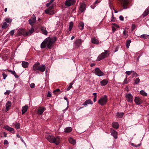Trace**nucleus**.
Returning <instances> with one entry per match:
<instances>
[{"mask_svg":"<svg viewBox=\"0 0 149 149\" xmlns=\"http://www.w3.org/2000/svg\"><path fill=\"white\" fill-rule=\"evenodd\" d=\"M56 40V38H46L42 43L41 45V48L46 47L48 49L51 48L53 44Z\"/></svg>","mask_w":149,"mask_h":149,"instance_id":"1","label":"nucleus"},{"mask_svg":"<svg viewBox=\"0 0 149 149\" xmlns=\"http://www.w3.org/2000/svg\"><path fill=\"white\" fill-rule=\"evenodd\" d=\"M46 139L50 142L58 145L60 143L61 138L58 136L55 137L53 135H49L46 137Z\"/></svg>","mask_w":149,"mask_h":149,"instance_id":"2","label":"nucleus"},{"mask_svg":"<svg viewBox=\"0 0 149 149\" xmlns=\"http://www.w3.org/2000/svg\"><path fill=\"white\" fill-rule=\"evenodd\" d=\"M107 97L106 95H104L101 97L98 100V103L102 106L104 105L107 103Z\"/></svg>","mask_w":149,"mask_h":149,"instance_id":"3","label":"nucleus"},{"mask_svg":"<svg viewBox=\"0 0 149 149\" xmlns=\"http://www.w3.org/2000/svg\"><path fill=\"white\" fill-rule=\"evenodd\" d=\"M109 52V51L104 50V52L102 53L97 58V60L100 61L102 60L107 56V54Z\"/></svg>","mask_w":149,"mask_h":149,"instance_id":"4","label":"nucleus"},{"mask_svg":"<svg viewBox=\"0 0 149 149\" xmlns=\"http://www.w3.org/2000/svg\"><path fill=\"white\" fill-rule=\"evenodd\" d=\"M54 6L52 5L50 6L48 9L45 10V12L47 14L52 15L54 14Z\"/></svg>","mask_w":149,"mask_h":149,"instance_id":"5","label":"nucleus"},{"mask_svg":"<svg viewBox=\"0 0 149 149\" xmlns=\"http://www.w3.org/2000/svg\"><path fill=\"white\" fill-rule=\"evenodd\" d=\"M95 73L99 76H102L104 75V73L98 68H96L95 70Z\"/></svg>","mask_w":149,"mask_h":149,"instance_id":"6","label":"nucleus"},{"mask_svg":"<svg viewBox=\"0 0 149 149\" xmlns=\"http://www.w3.org/2000/svg\"><path fill=\"white\" fill-rule=\"evenodd\" d=\"M40 65V63L36 62L33 66V70L36 73L38 72Z\"/></svg>","mask_w":149,"mask_h":149,"instance_id":"7","label":"nucleus"},{"mask_svg":"<svg viewBox=\"0 0 149 149\" xmlns=\"http://www.w3.org/2000/svg\"><path fill=\"white\" fill-rule=\"evenodd\" d=\"M36 21V17L34 15H33L32 17L29 20V22L31 25L32 26Z\"/></svg>","mask_w":149,"mask_h":149,"instance_id":"8","label":"nucleus"},{"mask_svg":"<svg viewBox=\"0 0 149 149\" xmlns=\"http://www.w3.org/2000/svg\"><path fill=\"white\" fill-rule=\"evenodd\" d=\"M133 96L130 94H126V98L127 101L130 102H132L133 101Z\"/></svg>","mask_w":149,"mask_h":149,"instance_id":"9","label":"nucleus"},{"mask_svg":"<svg viewBox=\"0 0 149 149\" xmlns=\"http://www.w3.org/2000/svg\"><path fill=\"white\" fill-rule=\"evenodd\" d=\"M74 2V0H67L65 2V5L66 6H70L73 5Z\"/></svg>","mask_w":149,"mask_h":149,"instance_id":"10","label":"nucleus"},{"mask_svg":"<svg viewBox=\"0 0 149 149\" xmlns=\"http://www.w3.org/2000/svg\"><path fill=\"white\" fill-rule=\"evenodd\" d=\"M18 34L19 35H23L24 36H26V31L24 29H19L18 31Z\"/></svg>","mask_w":149,"mask_h":149,"instance_id":"11","label":"nucleus"},{"mask_svg":"<svg viewBox=\"0 0 149 149\" xmlns=\"http://www.w3.org/2000/svg\"><path fill=\"white\" fill-rule=\"evenodd\" d=\"M86 9V5L85 3H83L80 4V10L81 12L82 13L85 11Z\"/></svg>","mask_w":149,"mask_h":149,"instance_id":"12","label":"nucleus"},{"mask_svg":"<svg viewBox=\"0 0 149 149\" xmlns=\"http://www.w3.org/2000/svg\"><path fill=\"white\" fill-rule=\"evenodd\" d=\"M123 5V8L125 9H126V5L127 3V0H118Z\"/></svg>","mask_w":149,"mask_h":149,"instance_id":"13","label":"nucleus"},{"mask_svg":"<svg viewBox=\"0 0 149 149\" xmlns=\"http://www.w3.org/2000/svg\"><path fill=\"white\" fill-rule=\"evenodd\" d=\"M46 108L44 107H40L38 109L37 113L38 114L41 115L43 112L45 110Z\"/></svg>","mask_w":149,"mask_h":149,"instance_id":"14","label":"nucleus"},{"mask_svg":"<svg viewBox=\"0 0 149 149\" xmlns=\"http://www.w3.org/2000/svg\"><path fill=\"white\" fill-rule=\"evenodd\" d=\"M134 101L136 104L139 105L142 103V101L141 99L138 97H136Z\"/></svg>","mask_w":149,"mask_h":149,"instance_id":"15","label":"nucleus"},{"mask_svg":"<svg viewBox=\"0 0 149 149\" xmlns=\"http://www.w3.org/2000/svg\"><path fill=\"white\" fill-rule=\"evenodd\" d=\"M4 128L6 130L10 132L11 133H15L14 129L11 127H10L8 126H6L4 127Z\"/></svg>","mask_w":149,"mask_h":149,"instance_id":"16","label":"nucleus"},{"mask_svg":"<svg viewBox=\"0 0 149 149\" xmlns=\"http://www.w3.org/2000/svg\"><path fill=\"white\" fill-rule=\"evenodd\" d=\"M46 68V67L44 65H40L38 71L43 72L45 71Z\"/></svg>","mask_w":149,"mask_h":149,"instance_id":"17","label":"nucleus"},{"mask_svg":"<svg viewBox=\"0 0 149 149\" xmlns=\"http://www.w3.org/2000/svg\"><path fill=\"white\" fill-rule=\"evenodd\" d=\"M93 104V102L90 99L87 100L82 104L83 105L85 106H87V105L89 104Z\"/></svg>","mask_w":149,"mask_h":149,"instance_id":"18","label":"nucleus"},{"mask_svg":"<svg viewBox=\"0 0 149 149\" xmlns=\"http://www.w3.org/2000/svg\"><path fill=\"white\" fill-rule=\"evenodd\" d=\"M111 134L115 139H117L118 133L116 131L113 130L111 132Z\"/></svg>","mask_w":149,"mask_h":149,"instance_id":"19","label":"nucleus"},{"mask_svg":"<svg viewBox=\"0 0 149 149\" xmlns=\"http://www.w3.org/2000/svg\"><path fill=\"white\" fill-rule=\"evenodd\" d=\"M91 42L93 43L96 44H98L99 43V40L96 38H92Z\"/></svg>","mask_w":149,"mask_h":149,"instance_id":"20","label":"nucleus"},{"mask_svg":"<svg viewBox=\"0 0 149 149\" xmlns=\"http://www.w3.org/2000/svg\"><path fill=\"white\" fill-rule=\"evenodd\" d=\"M11 105V103L10 101H8L6 104V111H8Z\"/></svg>","mask_w":149,"mask_h":149,"instance_id":"21","label":"nucleus"},{"mask_svg":"<svg viewBox=\"0 0 149 149\" xmlns=\"http://www.w3.org/2000/svg\"><path fill=\"white\" fill-rule=\"evenodd\" d=\"M81 41L80 39H78L77 40L74 42V45L75 46L79 47L80 46Z\"/></svg>","mask_w":149,"mask_h":149,"instance_id":"22","label":"nucleus"},{"mask_svg":"<svg viewBox=\"0 0 149 149\" xmlns=\"http://www.w3.org/2000/svg\"><path fill=\"white\" fill-rule=\"evenodd\" d=\"M28 108V107L27 105H25L22 107V114H23L27 111Z\"/></svg>","mask_w":149,"mask_h":149,"instance_id":"23","label":"nucleus"},{"mask_svg":"<svg viewBox=\"0 0 149 149\" xmlns=\"http://www.w3.org/2000/svg\"><path fill=\"white\" fill-rule=\"evenodd\" d=\"M41 30L42 33L45 35H47V31L46 30V28L44 27H41Z\"/></svg>","mask_w":149,"mask_h":149,"instance_id":"24","label":"nucleus"},{"mask_svg":"<svg viewBox=\"0 0 149 149\" xmlns=\"http://www.w3.org/2000/svg\"><path fill=\"white\" fill-rule=\"evenodd\" d=\"M28 65V63L25 61H23L22 63V66L24 68H27Z\"/></svg>","mask_w":149,"mask_h":149,"instance_id":"25","label":"nucleus"},{"mask_svg":"<svg viewBox=\"0 0 149 149\" xmlns=\"http://www.w3.org/2000/svg\"><path fill=\"white\" fill-rule=\"evenodd\" d=\"M69 142L73 145H74L76 143V141L72 138H69L68 139Z\"/></svg>","mask_w":149,"mask_h":149,"instance_id":"26","label":"nucleus"},{"mask_svg":"<svg viewBox=\"0 0 149 149\" xmlns=\"http://www.w3.org/2000/svg\"><path fill=\"white\" fill-rule=\"evenodd\" d=\"M72 128L70 127H68L65 128L64 132L65 133L70 132L72 130Z\"/></svg>","mask_w":149,"mask_h":149,"instance_id":"27","label":"nucleus"},{"mask_svg":"<svg viewBox=\"0 0 149 149\" xmlns=\"http://www.w3.org/2000/svg\"><path fill=\"white\" fill-rule=\"evenodd\" d=\"M108 81L106 79L100 81V83L102 86H104L106 85L108 83Z\"/></svg>","mask_w":149,"mask_h":149,"instance_id":"28","label":"nucleus"},{"mask_svg":"<svg viewBox=\"0 0 149 149\" xmlns=\"http://www.w3.org/2000/svg\"><path fill=\"white\" fill-rule=\"evenodd\" d=\"M34 29L33 28H32L28 31H26V36H29L31 35V34L34 31Z\"/></svg>","mask_w":149,"mask_h":149,"instance_id":"29","label":"nucleus"},{"mask_svg":"<svg viewBox=\"0 0 149 149\" xmlns=\"http://www.w3.org/2000/svg\"><path fill=\"white\" fill-rule=\"evenodd\" d=\"M149 13V7L143 13V16L144 17L147 16Z\"/></svg>","mask_w":149,"mask_h":149,"instance_id":"30","label":"nucleus"},{"mask_svg":"<svg viewBox=\"0 0 149 149\" xmlns=\"http://www.w3.org/2000/svg\"><path fill=\"white\" fill-rule=\"evenodd\" d=\"M112 127L115 129H117L119 127V125L117 122L113 123L112 124Z\"/></svg>","mask_w":149,"mask_h":149,"instance_id":"31","label":"nucleus"},{"mask_svg":"<svg viewBox=\"0 0 149 149\" xmlns=\"http://www.w3.org/2000/svg\"><path fill=\"white\" fill-rule=\"evenodd\" d=\"M84 26V24L83 22H79V28L81 30H82Z\"/></svg>","mask_w":149,"mask_h":149,"instance_id":"32","label":"nucleus"},{"mask_svg":"<svg viewBox=\"0 0 149 149\" xmlns=\"http://www.w3.org/2000/svg\"><path fill=\"white\" fill-rule=\"evenodd\" d=\"M131 42V40H127L126 45V47L127 49L129 48L130 43Z\"/></svg>","mask_w":149,"mask_h":149,"instance_id":"33","label":"nucleus"},{"mask_svg":"<svg viewBox=\"0 0 149 149\" xmlns=\"http://www.w3.org/2000/svg\"><path fill=\"white\" fill-rule=\"evenodd\" d=\"M73 23L72 22H71L69 24V31H70L72 29L73 26Z\"/></svg>","mask_w":149,"mask_h":149,"instance_id":"34","label":"nucleus"},{"mask_svg":"<svg viewBox=\"0 0 149 149\" xmlns=\"http://www.w3.org/2000/svg\"><path fill=\"white\" fill-rule=\"evenodd\" d=\"M124 113H117V116L120 118H122L123 116Z\"/></svg>","mask_w":149,"mask_h":149,"instance_id":"35","label":"nucleus"},{"mask_svg":"<svg viewBox=\"0 0 149 149\" xmlns=\"http://www.w3.org/2000/svg\"><path fill=\"white\" fill-rule=\"evenodd\" d=\"M140 93L141 95L144 96H146L147 95V94L143 90L141 91H140Z\"/></svg>","mask_w":149,"mask_h":149,"instance_id":"36","label":"nucleus"},{"mask_svg":"<svg viewBox=\"0 0 149 149\" xmlns=\"http://www.w3.org/2000/svg\"><path fill=\"white\" fill-rule=\"evenodd\" d=\"M7 24L6 22H4L3 23L2 26V28L3 29H6L7 27Z\"/></svg>","mask_w":149,"mask_h":149,"instance_id":"37","label":"nucleus"},{"mask_svg":"<svg viewBox=\"0 0 149 149\" xmlns=\"http://www.w3.org/2000/svg\"><path fill=\"white\" fill-rule=\"evenodd\" d=\"M132 72H133V70L127 71L125 72V74L128 75H130L131 74H132Z\"/></svg>","mask_w":149,"mask_h":149,"instance_id":"38","label":"nucleus"},{"mask_svg":"<svg viewBox=\"0 0 149 149\" xmlns=\"http://www.w3.org/2000/svg\"><path fill=\"white\" fill-rule=\"evenodd\" d=\"M5 21L8 23H10L12 21V19L9 18H6Z\"/></svg>","mask_w":149,"mask_h":149,"instance_id":"39","label":"nucleus"},{"mask_svg":"<svg viewBox=\"0 0 149 149\" xmlns=\"http://www.w3.org/2000/svg\"><path fill=\"white\" fill-rule=\"evenodd\" d=\"M73 84L72 83H71L70 84L69 86L67 88V91H69L72 88Z\"/></svg>","mask_w":149,"mask_h":149,"instance_id":"40","label":"nucleus"},{"mask_svg":"<svg viewBox=\"0 0 149 149\" xmlns=\"http://www.w3.org/2000/svg\"><path fill=\"white\" fill-rule=\"evenodd\" d=\"M140 81V79L139 78H136V79L135 80L134 83L135 84H138Z\"/></svg>","mask_w":149,"mask_h":149,"instance_id":"41","label":"nucleus"},{"mask_svg":"<svg viewBox=\"0 0 149 149\" xmlns=\"http://www.w3.org/2000/svg\"><path fill=\"white\" fill-rule=\"evenodd\" d=\"M128 31V29H125L123 32V34L125 36H126V34Z\"/></svg>","mask_w":149,"mask_h":149,"instance_id":"42","label":"nucleus"},{"mask_svg":"<svg viewBox=\"0 0 149 149\" xmlns=\"http://www.w3.org/2000/svg\"><path fill=\"white\" fill-rule=\"evenodd\" d=\"M15 127L17 129H19L20 127V124L19 123H17L15 125Z\"/></svg>","mask_w":149,"mask_h":149,"instance_id":"43","label":"nucleus"},{"mask_svg":"<svg viewBox=\"0 0 149 149\" xmlns=\"http://www.w3.org/2000/svg\"><path fill=\"white\" fill-rule=\"evenodd\" d=\"M60 91V90L58 89H56L54 90L53 91V93H54L56 95H57L58 94L56 93V92H58Z\"/></svg>","mask_w":149,"mask_h":149,"instance_id":"44","label":"nucleus"},{"mask_svg":"<svg viewBox=\"0 0 149 149\" xmlns=\"http://www.w3.org/2000/svg\"><path fill=\"white\" fill-rule=\"evenodd\" d=\"M132 74L133 76H135L136 77L138 76V75L134 71H133V72H132Z\"/></svg>","mask_w":149,"mask_h":149,"instance_id":"45","label":"nucleus"},{"mask_svg":"<svg viewBox=\"0 0 149 149\" xmlns=\"http://www.w3.org/2000/svg\"><path fill=\"white\" fill-rule=\"evenodd\" d=\"M8 71L10 72L13 74L14 75V74H15V72L14 71L11 70H8Z\"/></svg>","mask_w":149,"mask_h":149,"instance_id":"46","label":"nucleus"},{"mask_svg":"<svg viewBox=\"0 0 149 149\" xmlns=\"http://www.w3.org/2000/svg\"><path fill=\"white\" fill-rule=\"evenodd\" d=\"M14 30H12L10 32V33L12 36H13V35L14 34Z\"/></svg>","mask_w":149,"mask_h":149,"instance_id":"47","label":"nucleus"},{"mask_svg":"<svg viewBox=\"0 0 149 149\" xmlns=\"http://www.w3.org/2000/svg\"><path fill=\"white\" fill-rule=\"evenodd\" d=\"M2 75L3 77V79H5L6 77H7V75L6 74L3 73L2 74Z\"/></svg>","mask_w":149,"mask_h":149,"instance_id":"48","label":"nucleus"},{"mask_svg":"<svg viewBox=\"0 0 149 149\" xmlns=\"http://www.w3.org/2000/svg\"><path fill=\"white\" fill-rule=\"evenodd\" d=\"M135 27H136L135 26L134 24H132V31H133L135 29Z\"/></svg>","mask_w":149,"mask_h":149,"instance_id":"49","label":"nucleus"},{"mask_svg":"<svg viewBox=\"0 0 149 149\" xmlns=\"http://www.w3.org/2000/svg\"><path fill=\"white\" fill-rule=\"evenodd\" d=\"M30 87L31 88H34L35 87V84L33 83H32L30 85Z\"/></svg>","mask_w":149,"mask_h":149,"instance_id":"50","label":"nucleus"},{"mask_svg":"<svg viewBox=\"0 0 149 149\" xmlns=\"http://www.w3.org/2000/svg\"><path fill=\"white\" fill-rule=\"evenodd\" d=\"M10 92V91L7 90L4 93V94L5 95H8L9 94V93Z\"/></svg>","mask_w":149,"mask_h":149,"instance_id":"51","label":"nucleus"},{"mask_svg":"<svg viewBox=\"0 0 149 149\" xmlns=\"http://www.w3.org/2000/svg\"><path fill=\"white\" fill-rule=\"evenodd\" d=\"M64 98L65 100H66L67 102V104L68 105L69 104V102L68 100V98H67V97H64Z\"/></svg>","mask_w":149,"mask_h":149,"instance_id":"52","label":"nucleus"},{"mask_svg":"<svg viewBox=\"0 0 149 149\" xmlns=\"http://www.w3.org/2000/svg\"><path fill=\"white\" fill-rule=\"evenodd\" d=\"M3 144H8V141L6 140H4Z\"/></svg>","mask_w":149,"mask_h":149,"instance_id":"53","label":"nucleus"},{"mask_svg":"<svg viewBox=\"0 0 149 149\" xmlns=\"http://www.w3.org/2000/svg\"><path fill=\"white\" fill-rule=\"evenodd\" d=\"M97 96L95 95L93 98V101L94 102H95L97 100Z\"/></svg>","mask_w":149,"mask_h":149,"instance_id":"54","label":"nucleus"},{"mask_svg":"<svg viewBox=\"0 0 149 149\" xmlns=\"http://www.w3.org/2000/svg\"><path fill=\"white\" fill-rule=\"evenodd\" d=\"M119 18L121 21H123L124 20V18L122 16H120L119 17Z\"/></svg>","mask_w":149,"mask_h":149,"instance_id":"55","label":"nucleus"},{"mask_svg":"<svg viewBox=\"0 0 149 149\" xmlns=\"http://www.w3.org/2000/svg\"><path fill=\"white\" fill-rule=\"evenodd\" d=\"M51 95H52L51 93L50 92H48L47 94V96L48 97H50L51 96Z\"/></svg>","mask_w":149,"mask_h":149,"instance_id":"56","label":"nucleus"},{"mask_svg":"<svg viewBox=\"0 0 149 149\" xmlns=\"http://www.w3.org/2000/svg\"><path fill=\"white\" fill-rule=\"evenodd\" d=\"M51 3H51V2L50 1V2H49V3H47V4H46V6H47V7H48V6H49V5H50V4Z\"/></svg>","mask_w":149,"mask_h":149,"instance_id":"57","label":"nucleus"},{"mask_svg":"<svg viewBox=\"0 0 149 149\" xmlns=\"http://www.w3.org/2000/svg\"><path fill=\"white\" fill-rule=\"evenodd\" d=\"M95 65V64L94 63H92L91 64L90 66L91 67H92Z\"/></svg>","mask_w":149,"mask_h":149,"instance_id":"58","label":"nucleus"},{"mask_svg":"<svg viewBox=\"0 0 149 149\" xmlns=\"http://www.w3.org/2000/svg\"><path fill=\"white\" fill-rule=\"evenodd\" d=\"M112 16L111 17V19H114V17H113V12H112Z\"/></svg>","mask_w":149,"mask_h":149,"instance_id":"59","label":"nucleus"},{"mask_svg":"<svg viewBox=\"0 0 149 149\" xmlns=\"http://www.w3.org/2000/svg\"><path fill=\"white\" fill-rule=\"evenodd\" d=\"M14 75L16 78L18 77V76L16 74V73H15V74H14Z\"/></svg>","mask_w":149,"mask_h":149,"instance_id":"60","label":"nucleus"},{"mask_svg":"<svg viewBox=\"0 0 149 149\" xmlns=\"http://www.w3.org/2000/svg\"><path fill=\"white\" fill-rule=\"evenodd\" d=\"M127 81H126V78L124 81V83L125 84H127Z\"/></svg>","mask_w":149,"mask_h":149,"instance_id":"61","label":"nucleus"},{"mask_svg":"<svg viewBox=\"0 0 149 149\" xmlns=\"http://www.w3.org/2000/svg\"><path fill=\"white\" fill-rule=\"evenodd\" d=\"M21 139V141L23 142L25 144V143L24 142V141L23 140V139L22 138V137H21V138H20Z\"/></svg>","mask_w":149,"mask_h":149,"instance_id":"62","label":"nucleus"},{"mask_svg":"<svg viewBox=\"0 0 149 149\" xmlns=\"http://www.w3.org/2000/svg\"><path fill=\"white\" fill-rule=\"evenodd\" d=\"M3 135H4V136L5 137H6L7 135H6V133L5 132L3 133Z\"/></svg>","mask_w":149,"mask_h":149,"instance_id":"63","label":"nucleus"},{"mask_svg":"<svg viewBox=\"0 0 149 149\" xmlns=\"http://www.w3.org/2000/svg\"><path fill=\"white\" fill-rule=\"evenodd\" d=\"M116 29L115 28H112V30L113 32H114L115 31Z\"/></svg>","mask_w":149,"mask_h":149,"instance_id":"64","label":"nucleus"}]
</instances>
